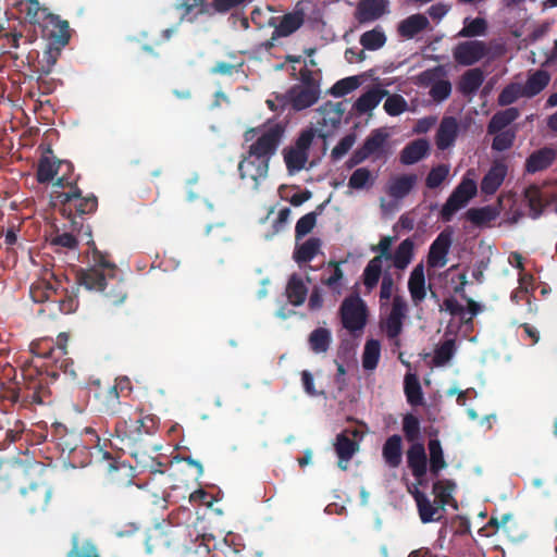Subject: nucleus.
<instances>
[{"mask_svg": "<svg viewBox=\"0 0 557 557\" xmlns=\"http://www.w3.org/2000/svg\"><path fill=\"white\" fill-rule=\"evenodd\" d=\"M329 268H332V273L330 276L321 277V283L325 286H327L333 294L335 295H342L343 292V280H344V273L341 269V263L336 261H330Z\"/></svg>", "mask_w": 557, "mask_h": 557, "instance_id": "nucleus-49", "label": "nucleus"}, {"mask_svg": "<svg viewBox=\"0 0 557 557\" xmlns=\"http://www.w3.org/2000/svg\"><path fill=\"white\" fill-rule=\"evenodd\" d=\"M374 182L372 173L367 168H358L349 177L348 186L352 189H363Z\"/></svg>", "mask_w": 557, "mask_h": 557, "instance_id": "nucleus-54", "label": "nucleus"}, {"mask_svg": "<svg viewBox=\"0 0 557 557\" xmlns=\"http://www.w3.org/2000/svg\"><path fill=\"white\" fill-rule=\"evenodd\" d=\"M308 288L298 274H293L286 286V296L293 306H301L307 297Z\"/></svg>", "mask_w": 557, "mask_h": 557, "instance_id": "nucleus-35", "label": "nucleus"}, {"mask_svg": "<svg viewBox=\"0 0 557 557\" xmlns=\"http://www.w3.org/2000/svg\"><path fill=\"white\" fill-rule=\"evenodd\" d=\"M67 180V177L57 178L53 185L67 190L53 191L52 197L54 203L60 207L62 215L71 220L73 224H76L74 221L76 216L91 214L97 210L98 198L94 194L84 196L82 189Z\"/></svg>", "mask_w": 557, "mask_h": 557, "instance_id": "nucleus-3", "label": "nucleus"}, {"mask_svg": "<svg viewBox=\"0 0 557 557\" xmlns=\"http://www.w3.org/2000/svg\"><path fill=\"white\" fill-rule=\"evenodd\" d=\"M65 46H59L58 44L48 42L41 59L38 60L35 72L40 75H49L57 61L61 55V51Z\"/></svg>", "mask_w": 557, "mask_h": 557, "instance_id": "nucleus-31", "label": "nucleus"}, {"mask_svg": "<svg viewBox=\"0 0 557 557\" xmlns=\"http://www.w3.org/2000/svg\"><path fill=\"white\" fill-rule=\"evenodd\" d=\"M408 466L411 469L412 475L418 480L421 479L428 472L429 458L428 455H407Z\"/></svg>", "mask_w": 557, "mask_h": 557, "instance_id": "nucleus-59", "label": "nucleus"}, {"mask_svg": "<svg viewBox=\"0 0 557 557\" xmlns=\"http://www.w3.org/2000/svg\"><path fill=\"white\" fill-rule=\"evenodd\" d=\"M408 290L416 306L420 305L425 299L426 282L422 263L417 264L411 271L408 280Z\"/></svg>", "mask_w": 557, "mask_h": 557, "instance_id": "nucleus-24", "label": "nucleus"}, {"mask_svg": "<svg viewBox=\"0 0 557 557\" xmlns=\"http://www.w3.org/2000/svg\"><path fill=\"white\" fill-rule=\"evenodd\" d=\"M456 488L457 484L453 480L444 479L435 481L432 487L435 502L444 509L447 505L451 506L454 509H458V503L453 496Z\"/></svg>", "mask_w": 557, "mask_h": 557, "instance_id": "nucleus-28", "label": "nucleus"}, {"mask_svg": "<svg viewBox=\"0 0 557 557\" xmlns=\"http://www.w3.org/2000/svg\"><path fill=\"white\" fill-rule=\"evenodd\" d=\"M116 457H120V455H116ZM103 468L108 471V473L112 476V479H116V474L120 470H123L124 476L129 482L133 478V467L125 462H120L115 455H102L101 459Z\"/></svg>", "mask_w": 557, "mask_h": 557, "instance_id": "nucleus-45", "label": "nucleus"}, {"mask_svg": "<svg viewBox=\"0 0 557 557\" xmlns=\"http://www.w3.org/2000/svg\"><path fill=\"white\" fill-rule=\"evenodd\" d=\"M364 433L358 428H347L336 436L335 453H356Z\"/></svg>", "mask_w": 557, "mask_h": 557, "instance_id": "nucleus-26", "label": "nucleus"}, {"mask_svg": "<svg viewBox=\"0 0 557 557\" xmlns=\"http://www.w3.org/2000/svg\"><path fill=\"white\" fill-rule=\"evenodd\" d=\"M520 97H524L522 87L519 84L507 85L498 95L497 102L499 106H509L516 102Z\"/></svg>", "mask_w": 557, "mask_h": 557, "instance_id": "nucleus-56", "label": "nucleus"}, {"mask_svg": "<svg viewBox=\"0 0 557 557\" xmlns=\"http://www.w3.org/2000/svg\"><path fill=\"white\" fill-rule=\"evenodd\" d=\"M284 161L289 174L297 173L305 168L308 161V152L299 151L293 147L285 149Z\"/></svg>", "mask_w": 557, "mask_h": 557, "instance_id": "nucleus-48", "label": "nucleus"}, {"mask_svg": "<svg viewBox=\"0 0 557 557\" xmlns=\"http://www.w3.org/2000/svg\"><path fill=\"white\" fill-rule=\"evenodd\" d=\"M44 276L51 280V285L55 289L57 294H59L58 300L52 302L58 304V311L63 314L75 312L79 304L77 297L78 287L73 285L71 289H69V287L65 286V284L69 283V277L62 271L46 270Z\"/></svg>", "mask_w": 557, "mask_h": 557, "instance_id": "nucleus-6", "label": "nucleus"}, {"mask_svg": "<svg viewBox=\"0 0 557 557\" xmlns=\"http://www.w3.org/2000/svg\"><path fill=\"white\" fill-rule=\"evenodd\" d=\"M321 90L294 85L284 95L278 97L280 107L290 106L295 111H301L318 102Z\"/></svg>", "mask_w": 557, "mask_h": 557, "instance_id": "nucleus-10", "label": "nucleus"}, {"mask_svg": "<svg viewBox=\"0 0 557 557\" xmlns=\"http://www.w3.org/2000/svg\"><path fill=\"white\" fill-rule=\"evenodd\" d=\"M507 172V164L503 160H495L481 181V193L494 195L504 183Z\"/></svg>", "mask_w": 557, "mask_h": 557, "instance_id": "nucleus-17", "label": "nucleus"}, {"mask_svg": "<svg viewBox=\"0 0 557 557\" xmlns=\"http://www.w3.org/2000/svg\"><path fill=\"white\" fill-rule=\"evenodd\" d=\"M492 149L496 151H505L512 147L516 139V132L512 129H504L494 134Z\"/></svg>", "mask_w": 557, "mask_h": 557, "instance_id": "nucleus-58", "label": "nucleus"}, {"mask_svg": "<svg viewBox=\"0 0 557 557\" xmlns=\"http://www.w3.org/2000/svg\"><path fill=\"white\" fill-rule=\"evenodd\" d=\"M29 295L35 302H47L51 314L59 312L58 304H52L54 300H58L59 294H57L55 289L51 285V280H49L47 276L42 275V277L36 280L30 285Z\"/></svg>", "mask_w": 557, "mask_h": 557, "instance_id": "nucleus-14", "label": "nucleus"}, {"mask_svg": "<svg viewBox=\"0 0 557 557\" xmlns=\"http://www.w3.org/2000/svg\"><path fill=\"white\" fill-rule=\"evenodd\" d=\"M476 191L478 186L475 181L463 177L443 205L441 210L442 220L449 222L453 215L476 195Z\"/></svg>", "mask_w": 557, "mask_h": 557, "instance_id": "nucleus-8", "label": "nucleus"}, {"mask_svg": "<svg viewBox=\"0 0 557 557\" xmlns=\"http://www.w3.org/2000/svg\"><path fill=\"white\" fill-rule=\"evenodd\" d=\"M256 134L260 135L239 161L238 172L242 180H251L255 188H258L260 181L268 176L270 160L283 140L285 126L281 123H270L263 128H249L244 134L245 140H252Z\"/></svg>", "mask_w": 557, "mask_h": 557, "instance_id": "nucleus-1", "label": "nucleus"}, {"mask_svg": "<svg viewBox=\"0 0 557 557\" xmlns=\"http://www.w3.org/2000/svg\"><path fill=\"white\" fill-rule=\"evenodd\" d=\"M456 350L455 341L446 339L434 350L433 363L442 367L450 361Z\"/></svg>", "mask_w": 557, "mask_h": 557, "instance_id": "nucleus-53", "label": "nucleus"}, {"mask_svg": "<svg viewBox=\"0 0 557 557\" xmlns=\"http://www.w3.org/2000/svg\"><path fill=\"white\" fill-rule=\"evenodd\" d=\"M453 243L451 233L443 231L431 244L428 263L431 268H443L447 263V255Z\"/></svg>", "mask_w": 557, "mask_h": 557, "instance_id": "nucleus-16", "label": "nucleus"}, {"mask_svg": "<svg viewBox=\"0 0 557 557\" xmlns=\"http://www.w3.org/2000/svg\"><path fill=\"white\" fill-rule=\"evenodd\" d=\"M381 356V344L377 339H368L362 354V367L364 370H374Z\"/></svg>", "mask_w": 557, "mask_h": 557, "instance_id": "nucleus-46", "label": "nucleus"}, {"mask_svg": "<svg viewBox=\"0 0 557 557\" xmlns=\"http://www.w3.org/2000/svg\"><path fill=\"white\" fill-rule=\"evenodd\" d=\"M484 82L483 71L479 67L468 70L460 79L459 88L463 95H472Z\"/></svg>", "mask_w": 557, "mask_h": 557, "instance_id": "nucleus-42", "label": "nucleus"}, {"mask_svg": "<svg viewBox=\"0 0 557 557\" xmlns=\"http://www.w3.org/2000/svg\"><path fill=\"white\" fill-rule=\"evenodd\" d=\"M416 174H403L392 178L387 185V194L394 199L405 198L417 183Z\"/></svg>", "mask_w": 557, "mask_h": 557, "instance_id": "nucleus-30", "label": "nucleus"}, {"mask_svg": "<svg viewBox=\"0 0 557 557\" xmlns=\"http://www.w3.org/2000/svg\"><path fill=\"white\" fill-rule=\"evenodd\" d=\"M66 341L67 337L63 334L59 335L57 344L50 338H41L30 344V352L36 357L51 360L58 368L65 370L69 361Z\"/></svg>", "mask_w": 557, "mask_h": 557, "instance_id": "nucleus-7", "label": "nucleus"}, {"mask_svg": "<svg viewBox=\"0 0 557 557\" xmlns=\"http://www.w3.org/2000/svg\"><path fill=\"white\" fill-rule=\"evenodd\" d=\"M404 392L407 401L411 406H420L423 404V392L419 379L413 373H407L404 380Z\"/></svg>", "mask_w": 557, "mask_h": 557, "instance_id": "nucleus-41", "label": "nucleus"}, {"mask_svg": "<svg viewBox=\"0 0 557 557\" xmlns=\"http://www.w3.org/2000/svg\"><path fill=\"white\" fill-rule=\"evenodd\" d=\"M26 496L33 502L30 504L32 510L42 508L47 505L50 496V492L46 487H32Z\"/></svg>", "mask_w": 557, "mask_h": 557, "instance_id": "nucleus-62", "label": "nucleus"}, {"mask_svg": "<svg viewBox=\"0 0 557 557\" xmlns=\"http://www.w3.org/2000/svg\"><path fill=\"white\" fill-rule=\"evenodd\" d=\"M407 101L400 95H391L387 96V99L384 102V110L391 116H397L407 110Z\"/></svg>", "mask_w": 557, "mask_h": 557, "instance_id": "nucleus-61", "label": "nucleus"}, {"mask_svg": "<svg viewBox=\"0 0 557 557\" xmlns=\"http://www.w3.org/2000/svg\"><path fill=\"white\" fill-rule=\"evenodd\" d=\"M331 343V331L325 327L314 329L308 337L309 347L314 354H325L329 350Z\"/></svg>", "mask_w": 557, "mask_h": 557, "instance_id": "nucleus-37", "label": "nucleus"}, {"mask_svg": "<svg viewBox=\"0 0 557 557\" xmlns=\"http://www.w3.org/2000/svg\"><path fill=\"white\" fill-rule=\"evenodd\" d=\"M108 281L109 286L102 292L104 297L113 306L121 305L127 296L125 284L116 281L113 275H110Z\"/></svg>", "mask_w": 557, "mask_h": 557, "instance_id": "nucleus-50", "label": "nucleus"}, {"mask_svg": "<svg viewBox=\"0 0 557 557\" xmlns=\"http://www.w3.org/2000/svg\"><path fill=\"white\" fill-rule=\"evenodd\" d=\"M321 239L318 237H310L300 246L296 247L294 251V259L297 263L310 262L321 249Z\"/></svg>", "mask_w": 557, "mask_h": 557, "instance_id": "nucleus-39", "label": "nucleus"}, {"mask_svg": "<svg viewBox=\"0 0 557 557\" xmlns=\"http://www.w3.org/2000/svg\"><path fill=\"white\" fill-rule=\"evenodd\" d=\"M387 138L386 132L381 128L374 129L358 149L366 160L369 158H372L373 161L379 160L385 156Z\"/></svg>", "mask_w": 557, "mask_h": 557, "instance_id": "nucleus-18", "label": "nucleus"}, {"mask_svg": "<svg viewBox=\"0 0 557 557\" xmlns=\"http://www.w3.org/2000/svg\"><path fill=\"white\" fill-rule=\"evenodd\" d=\"M459 134V124L454 116H444L435 135V144L440 150H446L454 146Z\"/></svg>", "mask_w": 557, "mask_h": 557, "instance_id": "nucleus-22", "label": "nucleus"}, {"mask_svg": "<svg viewBox=\"0 0 557 557\" xmlns=\"http://www.w3.org/2000/svg\"><path fill=\"white\" fill-rule=\"evenodd\" d=\"M25 4L21 11L32 25L41 28L42 36L49 42L66 46L71 39L70 24L65 20L49 11L48 8L40 4L39 0H24ZM23 5V3H21Z\"/></svg>", "mask_w": 557, "mask_h": 557, "instance_id": "nucleus-2", "label": "nucleus"}, {"mask_svg": "<svg viewBox=\"0 0 557 557\" xmlns=\"http://www.w3.org/2000/svg\"><path fill=\"white\" fill-rule=\"evenodd\" d=\"M305 21L302 11L286 13L282 16L280 24L275 27L274 34L278 37H287L301 27Z\"/></svg>", "mask_w": 557, "mask_h": 557, "instance_id": "nucleus-33", "label": "nucleus"}, {"mask_svg": "<svg viewBox=\"0 0 557 557\" xmlns=\"http://www.w3.org/2000/svg\"><path fill=\"white\" fill-rule=\"evenodd\" d=\"M387 90L383 88H372L367 92L362 94L355 102L354 108L359 113H367L372 111L381 100L387 96Z\"/></svg>", "mask_w": 557, "mask_h": 557, "instance_id": "nucleus-34", "label": "nucleus"}, {"mask_svg": "<svg viewBox=\"0 0 557 557\" xmlns=\"http://www.w3.org/2000/svg\"><path fill=\"white\" fill-rule=\"evenodd\" d=\"M339 314L343 327H345L351 334L361 332L367 324V305L360 298L358 293H354L343 300L339 307Z\"/></svg>", "mask_w": 557, "mask_h": 557, "instance_id": "nucleus-5", "label": "nucleus"}, {"mask_svg": "<svg viewBox=\"0 0 557 557\" xmlns=\"http://www.w3.org/2000/svg\"><path fill=\"white\" fill-rule=\"evenodd\" d=\"M550 75L544 70L532 73L522 87L524 97L531 98L539 95L549 84Z\"/></svg>", "mask_w": 557, "mask_h": 557, "instance_id": "nucleus-36", "label": "nucleus"}, {"mask_svg": "<svg viewBox=\"0 0 557 557\" xmlns=\"http://www.w3.org/2000/svg\"><path fill=\"white\" fill-rule=\"evenodd\" d=\"M407 310L408 306L406 300L401 296L396 295L393 298L389 314L383 323V329L389 339L398 337L403 332V324Z\"/></svg>", "mask_w": 557, "mask_h": 557, "instance_id": "nucleus-12", "label": "nucleus"}, {"mask_svg": "<svg viewBox=\"0 0 557 557\" xmlns=\"http://www.w3.org/2000/svg\"><path fill=\"white\" fill-rule=\"evenodd\" d=\"M524 198L531 211V218L537 219L542 215L546 202L543 199L542 191L539 186L531 185L524 190Z\"/></svg>", "mask_w": 557, "mask_h": 557, "instance_id": "nucleus-43", "label": "nucleus"}, {"mask_svg": "<svg viewBox=\"0 0 557 557\" xmlns=\"http://www.w3.org/2000/svg\"><path fill=\"white\" fill-rule=\"evenodd\" d=\"M488 52L484 41L469 40L459 42L453 51L455 61L459 65L470 66L482 60Z\"/></svg>", "mask_w": 557, "mask_h": 557, "instance_id": "nucleus-11", "label": "nucleus"}, {"mask_svg": "<svg viewBox=\"0 0 557 557\" xmlns=\"http://www.w3.org/2000/svg\"><path fill=\"white\" fill-rule=\"evenodd\" d=\"M409 492L414 498L419 517L423 523L440 521L443 518L445 509L435 500L431 502L425 493L421 492L416 486L413 490H409Z\"/></svg>", "mask_w": 557, "mask_h": 557, "instance_id": "nucleus-15", "label": "nucleus"}, {"mask_svg": "<svg viewBox=\"0 0 557 557\" xmlns=\"http://www.w3.org/2000/svg\"><path fill=\"white\" fill-rule=\"evenodd\" d=\"M317 212H309L302 215L296 223L295 226V238L296 240L301 239L308 235L317 224Z\"/></svg>", "mask_w": 557, "mask_h": 557, "instance_id": "nucleus-57", "label": "nucleus"}, {"mask_svg": "<svg viewBox=\"0 0 557 557\" xmlns=\"http://www.w3.org/2000/svg\"><path fill=\"white\" fill-rule=\"evenodd\" d=\"M429 94L433 100L437 102L444 101L451 94V84L447 79H441L431 86Z\"/></svg>", "mask_w": 557, "mask_h": 557, "instance_id": "nucleus-63", "label": "nucleus"}, {"mask_svg": "<svg viewBox=\"0 0 557 557\" xmlns=\"http://www.w3.org/2000/svg\"><path fill=\"white\" fill-rule=\"evenodd\" d=\"M382 257L372 258L363 270V284L368 290H372L379 283L382 274Z\"/></svg>", "mask_w": 557, "mask_h": 557, "instance_id": "nucleus-47", "label": "nucleus"}, {"mask_svg": "<svg viewBox=\"0 0 557 557\" xmlns=\"http://www.w3.org/2000/svg\"><path fill=\"white\" fill-rule=\"evenodd\" d=\"M154 426V419L150 417L137 416L129 421H123L117 423L116 433L117 437L122 438V442L136 441L143 433L150 434V430Z\"/></svg>", "mask_w": 557, "mask_h": 557, "instance_id": "nucleus-13", "label": "nucleus"}, {"mask_svg": "<svg viewBox=\"0 0 557 557\" xmlns=\"http://www.w3.org/2000/svg\"><path fill=\"white\" fill-rule=\"evenodd\" d=\"M557 160V150L545 146L533 151L525 160L524 170L534 174L547 170Z\"/></svg>", "mask_w": 557, "mask_h": 557, "instance_id": "nucleus-19", "label": "nucleus"}, {"mask_svg": "<svg viewBox=\"0 0 557 557\" xmlns=\"http://www.w3.org/2000/svg\"><path fill=\"white\" fill-rule=\"evenodd\" d=\"M319 119L317 123L322 127L336 128L341 123L344 114L343 104L341 102L333 103L331 101L322 104L319 110Z\"/></svg>", "mask_w": 557, "mask_h": 557, "instance_id": "nucleus-29", "label": "nucleus"}, {"mask_svg": "<svg viewBox=\"0 0 557 557\" xmlns=\"http://www.w3.org/2000/svg\"><path fill=\"white\" fill-rule=\"evenodd\" d=\"M361 82L358 76H349L337 81L330 89V94L334 97H344L360 86Z\"/></svg>", "mask_w": 557, "mask_h": 557, "instance_id": "nucleus-52", "label": "nucleus"}, {"mask_svg": "<svg viewBox=\"0 0 557 557\" xmlns=\"http://www.w3.org/2000/svg\"><path fill=\"white\" fill-rule=\"evenodd\" d=\"M414 243L411 238L404 239L395 252L392 253L393 264L398 270H404L408 267L413 258Z\"/></svg>", "mask_w": 557, "mask_h": 557, "instance_id": "nucleus-38", "label": "nucleus"}, {"mask_svg": "<svg viewBox=\"0 0 557 557\" xmlns=\"http://www.w3.org/2000/svg\"><path fill=\"white\" fill-rule=\"evenodd\" d=\"M430 25L428 17L421 13H416L403 20L398 26V35L406 39H412Z\"/></svg>", "mask_w": 557, "mask_h": 557, "instance_id": "nucleus-27", "label": "nucleus"}, {"mask_svg": "<svg viewBox=\"0 0 557 557\" xmlns=\"http://www.w3.org/2000/svg\"><path fill=\"white\" fill-rule=\"evenodd\" d=\"M356 136L348 134L344 136L337 145L332 149L331 157L334 161L342 159L354 146Z\"/></svg>", "mask_w": 557, "mask_h": 557, "instance_id": "nucleus-64", "label": "nucleus"}, {"mask_svg": "<svg viewBox=\"0 0 557 557\" xmlns=\"http://www.w3.org/2000/svg\"><path fill=\"white\" fill-rule=\"evenodd\" d=\"M386 35L380 26L371 30L364 32L360 36V45L366 50L375 51L381 49L386 44Z\"/></svg>", "mask_w": 557, "mask_h": 557, "instance_id": "nucleus-44", "label": "nucleus"}, {"mask_svg": "<svg viewBox=\"0 0 557 557\" xmlns=\"http://www.w3.org/2000/svg\"><path fill=\"white\" fill-rule=\"evenodd\" d=\"M487 30V22L482 17H475L470 20L469 17L465 18L463 27L458 33L459 37L471 38L476 36L485 35Z\"/></svg>", "mask_w": 557, "mask_h": 557, "instance_id": "nucleus-51", "label": "nucleus"}, {"mask_svg": "<svg viewBox=\"0 0 557 557\" xmlns=\"http://www.w3.org/2000/svg\"><path fill=\"white\" fill-rule=\"evenodd\" d=\"M403 431L408 442L420 440L421 430L419 419L411 413H407L403 419Z\"/></svg>", "mask_w": 557, "mask_h": 557, "instance_id": "nucleus-55", "label": "nucleus"}, {"mask_svg": "<svg viewBox=\"0 0 557 557\" xmlns=\"http://www.w3.org/2000/svg\"><path fill=\"white\" fill-rule=\"evenodd\" d=\"M128 380L120 381L119 383L109 386L104 391L100 392L97 395L98 400L100 401V410L103 413H116L119 412L121 401H120V393L119 388L123 391L124 385H128Z\"/></svg>", "mask_w": 557, "mask_h": 557, "instance_id": "nucleus-23", "label": "nucleus"}, {"mask_svg": "<svg viewBox=\"0 0 557 557\" xmlns=\"http://www.w3.org/2000/svg\"><path fill=\"white\" fill-rule=\"evenodd\" d=\"M449 174V166L446 164H438L432 168L425 178V185L428 188L434 189L441 186Z\"/></svg>", "mask_w": 557, "mask_h": 557, "instance_id": "nucleus-60", "label": "nucleus"}, {"mask_svg": "<svg viewBox=\"0 0 557 557\" xmlns=\"http://www.w3.org/2000/svg\"><path fill=\"white\" fill-rule=\"evenodd\" d=\"M387 0H360L355 12V17L359 24L374 22L387 12Z\"/></svg>", "mask_w": 557, "mask_h": 557, "instance_id": "nucleus-20", "label": "nucleus"}, {"mask_svg": "<svg viewBox=\"0 0 557 557\" xmlns=\"http://www.w3.org/2000/svg\"><path fill=\"white\" fill-rule=\"evenodd\" d=\"M49 393L47 380L40 375L38 379H29L25 387L11 389L7 398L12 403H21L26 407L33 404H44Z\"/></svg>", "mask_w": 557, "mask_h": 557, "instance_id": "nucleus-9", "label": "nucleus"}, {"mask_svg": "<svg viewBox=\"0 0 557 557\" xmlns=\"http://www.w3.org/2000/svg\"><path fill=\"white\" fill-rule=\"evenodd\" d=\"M430 144L425 138H418L407 144L400 152V162L405 165H411L428 156Z\"/></svg>", "mask_w": 557, "mask_h": 557, "instance_id": "nucleus-25", "label": "nucleus"}, {"mask_svg": "<svg viewBox=\"0 0 557 557\" xmlns=\"http://www.w3.org/2000/svg\"><path fill=\"white\" fill-rule=\"evenodd\" d=\"M66 168L67 171L72 172L74 166L70 161L54 160L47 156H42L39 159L36 172L37 182L40 184H47L54 180L59 174V171Z\"/></svg>", "mask_w": 557, "mask_h": 557, "instance_id": "nucleus-21", "label": "nucleus"}, {"mask_svg": "<svg viewBox=\"0 0 557 557\" xmlns=\"http://www.w3.org/2000/svg\"><path fill=\"white\" fill-rule=\"evenodd\" d=\"M499 212L492 206L471 208L466 212V218L475 226H485L498 216Z\"/></svg>", "mask_w": 557, "mask_h": 557, "instance_id": "nucleus-40", "label": "nucleus"}, {"mask_svg": "<svg viewBox=\"0 0 557 557\" xmlns=\"http://www.w3.org/2000/svg\"><path fill=\"white\" fill-rule=\"evenodd\" d=\"M519 115V110L513 107L496 112L487 124V133L493 135L504 131L508 125L515 122Z\"/></svg>", "mask_w": 557, "mask_h": 557, "instance_id": "nucleus-32", "label": "nucleus"}, {"mask_svg": "<svg viewBox=\"0 0 557 557\" xmlns=\"http://www.w3.org/2000/svg\"><path fill=\"white\" fill-rule=\"evenodd\" d=\"M90 248L92 267L81 269L76 274V281L88 290L104 292L109 286V277L106 276L103 271L113 272L116 267L108 260L106 253L97 249L94 242L90 244Z\"/></svg>", "mask_w": 557, "mask_h": 557, "instance_id": "nucleus-4", "label": "nucleus"}]
</instances>
